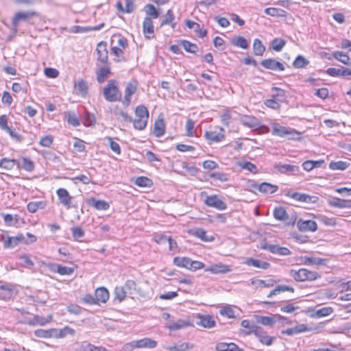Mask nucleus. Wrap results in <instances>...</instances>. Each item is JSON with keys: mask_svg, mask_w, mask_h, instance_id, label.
Here are the masks:
<instances>
[{"mask_svg": "<svg viewBox=\"0 0 351 351\" xmlns=\"http://www.w3.org/2000/svg\"><path fill=\"white\" fill-rule=\"evenodd\" d=\"M103 96L108 102L121 101L122 93L119 90L117 82L115 80H110L103 88Z\"/></svg>", "mask_w": 351, "mask_h": 351, "instance_id": "nucleus-1", "label": "nucleus"}, {"mask_svg": "<svg viewBox=\"0 0 351 351\" xmlns=\"http://www.w3.org/2000/svg\"><path fill=\"white\" fill-rule=\"evenodd\" d=\"M290 275L298 282L313 281L321 277L317 271H310L305 268H301L298 271L291 269Z\"/></svg>", "mask_w": 351, "mask_h": 351, "instance_id": "nucleus-2", "label": "nucleus"}, {"mask_svg": "<svg viewBox=\"0 0 351 351\" xmlns=\"http://www.w3.org/2000/svg\"><path fill=\"white\" fill-rule=\"evenodd\" d=\"M271 134L281 138L287 137L288 139L291 140L298 139L300 135L295 129L281 126L278 123H274L272 125Z\"/></svg>", "mask_w": 351, "mask_h": 351, "instance_id": "nucleus-3", "label": "nucleus"}, {"mask_svg": "<svg viewBox=\"0 0 351 351\" xmlns=\"http://www.w3.org/2000/svg\"><path fill=\"white\" fill-rule=\"evenodd\" d=\"M190 319L188 317L177 319L174 317L170 322H166L165 327L171 331L179 330L192 326Z\"/></svg>", "mask_w": 351, "mask_h": 351, "instance_id": "nucleus-4", "label": "nucleus"}, {"mask_svg": "<svg viewBox=\"0 0 351 351\" xmlns=\"http://www.w3.org/2000/svg\"><path fill=\"white\" fill-rule=\"evenodd\" d=\"M157 346V342L149 338H143L137 341H133L126 344V347H130L131 350L134 348H154Z\"/></svg>", "mask_w": 351, "mask_h": 351, "instance_id": "nucleus-5", "label": "nucleus"}, {"mask_svg": "<svg viewBox=\"0 0 351 351\" xmlns=\"http://www.w3.org/2000/svg\"><path fill=\"white\" fill-rule=\"evenodd\" d=\"M287 196L300 202L307 203V204H314L316 203L319 197L315 195H310L306 193H301L298 192H288Z\"/></svg>", "mask_w": 351, "mask_h": 351, "instance_id": "nucleus-6", "label": "nucleus"}, {"mask_svg": "<svg viewBox=\"0 0 351 351\" xmlns=\"http://www.w3.org/2000/svg\"><path fill=\"white\" fill-rule=\"evenodd\" d=\"M204 204L207 206L215 208L219 210H224L227 208L226 204L217 195L208 196L204 200Z\"/></svg>", "mask_w": 351, "mask_h": 351, "instance_id": "nucleus-7", "label": "nucleus"}, {"mask_svg": "<svg viewBox=\"0 0 351 351\" xmlns=\"http://www.w3.org/2000/svg\"><path fill=\"white\" fill-rule=\"evenodd\" d=\"M195 317L197 319L196 324L199 326H202L205 328H212L216 325V322L214 317L210 315L197 313Z\"/></svg>", "mask_w": 351, "mask_h": 351, "instance_id": "nucleus-8", "label": "nucleus"}, {"mask_svg": "<svg viewBox=\"0 0 351 351\" xmlns=\"http://www.w3.org/2000/svg\"><path fill=\"white\" fill-rule=\"evenodd\" d=\"M96 51L97 54V61L100 62L101 64H108V51L107 49V43L105 41L99 42L97 45Z\"/></svg>", "mask_w": 351, "mask_h": 351, "instance_id": "nucleus-9", "label": "nucleus"}, {"mask_svg": "<svg viewBox=\"0 0 351 351\" xmlns=\"http://www.w3.org/2000/svg\"><path fill=\"white\" fill-rule=\"evenodd\" d=\"M249 186L254 189H258L261 193L273 194L278 191V186L271 184L268 182H263L257 184L253 181L249 182Z\"/></svg>", "mask_w": 351, "mask_h": 351, "instance_id": "nucleus-10", "label": "nucleus"}, {"mask_svg": "<svg viewBox=\"0 0 351 351\" xmlns=\"http://www.w3.org/2000/svg\"><path fill=\"white\" fill-rule=\"evenodd\" d=\"M260 64L266 69L274 71H283L285 69V66L279 61L274 58H267L263 60Z\"/></svg>", "mask_w": 351, "mask_h": 351, "instance_id": "nucleus-11", "label": "nucleus"}, {"mask_svg": "<svg viewBox=\"0 0 351 351\" xmlns=\"http://www.w3.org/2000/svg\"><path fill=\"white\" fill-rule=\"evenodd\" d=\"M275 169L280 173L289 176L295 175L300 171L299 166L289 164H276Z\"/></svg>", "mask_w": 351, "mask_h": 351, "instance_id": "nucleus-12", "label": "nucleus"}, {"mask_svg": "<svg viewBox=\"0 0 351 351\" xmlns=\"http://www.w3.org/2000/svg\"><path fill=\"white\" fill-rule=\"evenodd\" d=\"M48 268L51 271L58 273L61 276L71 275L75 271V267H69L56 263L49 264Z\"/></svg>", "mask_w": 351, "mask_h": 351, "instance_id": "nucleus-13", "label": "nucleus"}, {"mask_svg": "<svg viewBox=\"0 0 351 351\" xmlns=\"http://www.w3.org/2000/svg\"><path fill=\"white\" fill-rule=\"evenodd\" d=\"M56 193L60 204L66 206V208H70L71 206L73 197L70 195L68 191L66 189L60 188L57 190Z\"/></svg>", "mask_w": 351, "mask_h": 351, "instance_id": "nucleus-14", "label": "nucleus"}, {"mask_svg": "<svg viewBox=\"0 0 351 351\" xmlns=\"http://www.w3.org/2000/svg\"><path fill=\"white\" fill-rule=\"evenodd\" d=\"M21 243L28 244V241L23 234H19L16 237H8L4 242V247L6 248H14Z\"/></svg>", "mask_w": 351, "mask_h": 351, "instance_id": "nucleus-15", "label": "nucleus"}, {"mask_svg": "<svg viewBox=\"0 0 351 351\" xmlns=\"http://www.w3.org/2000/svg\"><path fill=\"white\" fill-rule=\"evenodd\" d=\"M263 248L269 251V252L278 254L280 256H287L291 254V251L289 248L285 247H281L278 245L274 244H265Z\"/></svg>", "mask_w": 351, "mask_h": 351, "instance_id": "nucleus-16", "label": "nucleus"}, {"mask_svg": "<svg viewBox=\"0 0 351 351\" xmlns=\"http://www.w3.org/2000/svg\"><path fill=\"white\" fill-rule=\"evenodd\" d=\"M137 90V85L134 82H128L125 89V95L123 100L122 101L123 104L128 107L131 104V96L134 95Z\"/></svg>", "mask_w": 351, "mask_h": 351, "instance_id": "nucleus-17", "label": "nucleus"}, {"mask_svg": "<svg viewBox=\"0 0 351 351\" xmlns=\"http://www.w3.org/2000/svg\"><path fill=\"white\" fill-rule=\"evenodd\" d=\"M297 227L300 231L315 232L317 229V225L313 220L299 219L297 222Z\"/></svg>", "mask_w": 351, "mask_h": 351, "instance_id": "nucleus-18", "label": "nucleus"}, {"mask_svg": "<svg viewBox=\"0 0 351 351\" xmlns=\"http://www.w3.org/2000/svg\"><path fill=\"white\" fill-rule=\"evenodd\" d=\"M35 14L34 12H19L16 13L12 20V23L14 27V31L16 32L18 25L20 21H27L29 18Z\"/></svg>", "mask_w": 351, "mask_h": 351, "instance_id": "nucleus-19", "label": "nucleus"}, {"mask_svg": "<svg viewBox=\"0 0 351 351\" xmlns=\"http://www.w3.org/2000/svg\"><path fill=\"white\" fill-rule=\"evenodd\" d=\"M328 204L334 208H349L351 207V200L342 199L338 197H332L328 199Z\"/></svg>", "mask_w": 351, "mask_h": 351, "instance_id": "nucleus-20", "label": "nucleus"}, {"mask_svg": "<svg viewBox=\"0 0 351 351\" xmlns=\"http://www.w3.org/2000/svg\"><path fill=\"white\" fill-rule=\"evenodd\" d=\"M95 73L97 82L99 84L104 83L111 73L108 64L97 69Z\"/></svg>", "mask_w": 351, "mask_h": 351, "instance_id": "nucleus-21", "label": "nucleus"}, {"mask_svg": "<svg viewBox=\"0 0 351 351\" xmlns=\"http://www.w3.org/2000/svg\"><path fill=\"white\" fill-rule=\"evenodd\" d=\"M231 270L230 266L222 263L212 265L205 269L206 271H209L214 274H226L230 272Z\"/></svg>", "mask_w": 351, "mask_h": 351, "instance_id": "nucleus-22", "label": "nucleus"}, {"mask_svg": "<svg viewBox=\"0 0 351 351\" xmlns=\"http://www.w3.org/2000/svg\"><path fill=\"white\" fill-rule=\"evenodd\" d=\"M204 137L209 144L213 143H219L225 138V134L223 132L216 131H206L204 133Z\"/></svg>", "mask_w": 351, "mask_h": 351, "instance_id": "nucleus-23", "label": "nucleus"}, {"mask_svg": "<svg viewBox=\"0 0 351 351\" xmlns=\"http://www.w3.org/2000/svg\"><path fill=\"white\" fill-rule=\"evenodd\" d=\"M255 336L259 339L261 343L266 346H271L276 339L274 337L267 335V332H265L261 327H260L258 330H256Z\"/></svg>", "mask_w": 351, "mask_h": 351, "instance_id": "nucleus-24", "label": "nucleus"}, {"mask_svg": "<svg viewBox=\"0 0 351 351\" xmlns=\"http://www.w3.org/2000/svg\"><path fill=\"white\" fill-rule=\"evenodd\" d=\"M87 204L98 210H106L110 208V205L105 200L96 199L95 198L88 199Z\"/></svg>", "mask_w": 351, "mask_h": 351, "instance_id": "nucleus-25", "label": "nucleus"}, {"mask_svg": "<svg viewBox=\"0 0 351 351\" xmlns=\"http://www.w3.org/2000/svg\"><path fill=\"white\" fill-rule=\"evenodd\" d=\"M275 283L276 280L272 278H269L265 280L256 278H252L250 280V285L254 286L256 289L263 287H271L275 285Z\"/></svg>", "mask_w": 351, "mask_h": 351, "instance_id": "nucleus-26", "label": "nucleus"}, {"mask_svg": "<svg viewBox=\"0 0 351 351\" xmlns=\"http://www.w3.org/2000/svg\"><path fill=\"white\" fill-rule=\"evenodd\" d=\"M244 263L248 266H252L262 269H267L270 266L269 263L254 258H247Z\"/></svg>", "mask_w": 351, "mask_h": 351, "instance_id": "nucleus-27", "label": "nucleus"}, {"mask_svg": "<svg viewBox=\"0 0 351 351\" xmlns=\"http://www.w3.org/2000/svg\"><path fill=\"white\" fill-rule=\"evenodd\" d=\"M143 31L145 36L148 38L154 37V25L152 18L145 17L143 23Z\"/></svg>", "mask_w": 351, "mask_h": 351, "instance_id": "nucleus-28", "label": "nucleus"}, {"mask_svg": "<svg viewBox=\"0 0 351 351\" xmlns=\"http://www.w3.org/2000/svg\"><path fill=\"white\" fill-rule=\"evenodd\" d=\"M191 234L204 242H210L215 239L213 236L208 235L206 232L202 228L193 229L191 230Z\"/></svg>", "mask_w": 351, "mask_h": 351, "instance_id": "nucleus-29", "label": "nucleus"}, {"mask_svg": "<svg viewBox=\"0 0 351 351\" xmlns=\"http://www.w3.org/2000/svg\"><path fill=\"white\" fill-rule=\"evenodd\" d=\"M326 73L332 77H337V76H348L351 75V70L341 67L340 69H336V68H328L327 69Z\"/></svg>", "mask_w": 351, "mask_h": 351, "instance_id": "nucleus-30", "label": "nucleus"}, {"mask_svg": "<svg viewBox=\"0 0 351 351\" xmlns=\"http://www.w3.org/2000/svg\"><path fill=\"white\" fill-rule=\"evenodd\" d=\"M95 295L98 304L99 302L106 303L109 299V292L108 289L104 287L97 288L95 290Z\"/></svg>", "mask_w": 351, "mask_h": 351, "instance_id": "nucleus-31", "label": "nucleus"}, {"mask_svg": "<svg viewBox=\"0 0 351 351\" xmlns=\"http://www.w3.org/2000/svg\"><path fill=\"white\" fill-rule=\"evenodd\" d=\"M74 87L77 94L85 97L88 94V86L87 82L83 80H78L74 84Z\"/></svg>", "mask_w": 351, "mask_h": 351, "instance_id": "nucleus-32", "label": "nucleus"}, {"mask_svg": "<svg viewBox=\"0 0 351 351\" xmlns=\"http://www.w3.org/2000/svg\"><path fill=\"white\" fill-rule=\"evenodd\" d=\"M52 320V316L49 315L47 317H44L40 315H35L32 319H29L27 323L29 326H44L49 323Z\"/></svg>", "mask_w": 351, "mask_h": 351, "instance_id": "nucleus-33", "label": "nucleus"}, {"mask_svg": "<svg viewBox=\"0 0 351 351\" xmlns=\"http://www.w3.org/2000/svg\"><path fill=\"white\" fill-rule=\"evenodd\" d=\"M165 132V124L162 119H158L155 121L153 133L156 137L162 136Z\"/></svg>", "mask_w": 351, "mask_h": 351, "instance_id": "nucleus-34", "label": "nucleus"}, {"mask_svg": "<svg viewBox=\"0 0 351 351\" xmlns=\"http://www.w3.org/2000/svg\"><path fill=\"white\" fill-rule=\"evenodd\" d=\"M194 346L189 343H179L165 347V350L168 351H186L193 348Z\"/></svg>", "mask_w": 351, "mask_h": 351, "instance_id": "nucleus-35", "label": "nucleus"}, {"mask_svg": "<svg viewBox=\"0 0 351 351\" xmlns=\"http://www.w3.org/2000/svg\"><path fill=\"white\" fill-rule=\"evenodd\" d=\"M241 326L244 328L247 329L245 332L246 335L254 334L256 332V330H258L260 326L256 325L254 322H250L248 319H244L241 322Z\"/></svg>", "mask_w": 351, "mask_h": 351, "instance_id": "nucleus-36", "label": "nucleus"}, {"mask_svg": "<svg viewBox=\"0 0 351 351\" xmlns=\"http://www.w3.org/2000/svg\"><path fill=\"white\" fill-rule=\"evenodd\" d=\"M232 45L237 47H240L243 49H246L249 47L248 42L246 38L241 36H236L231 40Z\"/></svg>", "mask_w": 351, "mask_h": 351, "instance_id": "nucleus-37", "label": "nucleus"}, {"mask_svg": "<svg viewBox=\"0 0 351 351\" xmlns=\"http://www.w3.org/2000/svg\"><path fill=\"white\" fill-rule=\"evenodd\" d=\"M333 57L341 63L351 66V60L348 54L344 53L342 51H335L332 53Z\"/></svg>", "mask_w": 351, "mask_h": 351, "instance_id": "nucleus-38", "label": "nucleus"}, {"mask_svg": "<svg viewBox=\"0 0 351 351\" xmlns=\"http://www.w3.org/2000/svg\"><path fill=\"white\" fill-rule=\"evenodd\" d=\"M265 51V47L258 38H255L253 43V53L255 56H262Z\"/></svg>", "mask_w": 351, "mask_h": 351, "instance_id": "nucleus-39", "label": "nucleus"}, {"mask_svg": "<svg viewBox=\"0 0 351 351\" xmlns=\"http://www.w3.org/2000/svg\"><path fill=\"white\" fill-rule=\"evenodd\" d=\"M255 319L257 323L264 326H271L276 322L274 317L256 315Z\"/></svg>", "mask_w": 351, "mask_h": 351, "instance_id": "nucleus-40", "label": "nucleus"}, {"mask_svg": "<svg viewBox=\"0 0 351 351\" xmlns=\"http://www.w3.org/2000/svg\"><path fill=\"white\" fill-rule=\"evenodd\" d=\"M191 259L188 257H175L173 264L179 267H184L189 269Z\"/></svg>", "mask_w": 351, "mask_h": 351, "instance_id": "nucleus-41", "label": "nucleus"}, {"mask_svg": "<svg viewBox=\"0 0 351 351\" xmlns=\"http://www.w3.org/2000/svg\"><path fill=\"white\" fill-rule=\"evenodd\" d=\"M46 206V203L43 201L30 202L27 205V210L31 213H36L39 208L43 209Z\"/></svg>", "mask_w": 351, "mask_h": 351, "instance_id": "nucleus-42", "label": "nucleus"}, {"mask_svg": "<svg viewBox=\"0 0 351 351\" xmlns=\"http://www.w3.org/2000/svg\"><path fill=\"white\" fill-rule=\"evenodd\" d=\"M175 16L171 10H168L165 14V19L161 22V26L165 25H170L173 29L176 27V23H174Z\"/></svg>", "mask_w": 351, "mask_h": 351, "instance_id": "nucleus-43", "label": "nucleus"}, {"mask_svg": "<svg viewBox=\"0 0 351 351\" xmlns=\"http://www.w3.org/2000/svg\"><path fill=\"white\" fill-rule=\"evenodd\" d=\"M17 164V161L14 159H9L3 158L0 160V167L5 170H11Z\"/></svg>", "mask_w": 351, "mask_h": 351, "instance_id": "nucleus-44", "label": "nucleus"}, {"mask_svg": "<svg viewBox=\"0 0 351 351\" xmlns=\"http://www.w3.org/2000/svg\"><path fill=\"white\" fill-rule=\"evenodd\" d=\"M309 64V61L303 56L299 55L293 62V66L295 69H302Z\"/></svg>", "mask_w": 351, "mask_h": 351, "instance_id": "nucleus-45", "label": "nucleus"}, {"mask_svg": "<svg viewBox=\"0 0 351 351\" xmlns=\"http://www.w3.org/2000/svg\"><path fill=\"white\" fill-rule=\"evenodd\" d=\"M284 291L293 292L294 289L292 287H289L287 285H278L274 289H273L272 291H270V293H269L267 297L271 298L273 295H276L280 293V292H284Z\"/></svg>", "mask_w": 351, "mask_h": 351, "instance_id": "nucleus-46", "label": "nucleus"}, {"mask_svg": "<svg viewBox=\"0 0 351 351\" xmlns=\"http://www.w3.org/2000/svg\"><path fill=\"white\" fill-rule=\"evenodd\" d=\"M273 215L274 217L279 221H284L287 218V213L285 209L282 206L276 208L274 210Z\"/></svg>", "mask_w": 351, "mask_h": 351, "instance_id": "nucleus-47", "label": "nucleus"}, {"mask_svg": "<svg viewBox=\"0 0 351 351\" xmlns=\"http://www.w3.org/2000/svg\"><path fill=\"white\" fill-rule=\"evenodd\" d=\"M285 44L286 41L284 39L275 38L271 43V47L273 50L278 52L282 51Z\"/></svg>", "mask_w": 351, "mask_h": 351, "instance_id": "nucleus-48", "label": "nucleus"}, {"mask_svg": "<svg viewBox=\"0 0 351 351\" xmlns=\"http://www.w3.org/2000/svg\"><path fill=\"white\" fill-rule=\"evenodd\" d=\"M135 114L138 119H143L148 120L149 112L147 108L144 106H138L135 110Z\"/></svg>", "mask_w": 351, "mask_h": 351, "instance_id": "nucleus-49", "label": "nucleus"}, {"mask_svg": "<svg viewBox=\"0 0 351 351\" xmlns=\"http://www.w3.org/2000/svg\"><path fill=\"white\" fill-rule=\"evenodd\" d=\"M241 122L243 125L248 126L251 128L258 126V120L254 117L245 116L241 119Z\"/></svg>", "mask_w": 351, "mask_h": 351, "instance_id": "nucleus-50", "label": "nucleus"}, {"mask_svg": "<svg viewBox=\"0 0 351 351\" xmlns=\"http://www.w3.org/2000/svg\"><path fill=\"white\" fill-rule=\"evenodd\" d=\"M325 259L316 257H304V264L308 265H323L325 264Z\"/></svg>", "mask_w": 351, "mask_h": 351, "instance_id": "nucleus-51", "label": "nucleus"}, {"mask_svg": "<svg viewBox=\"0 0 351 351\" xmlns=\"http://www.w3.org/2000/svg\"><path fill=\"white\" fill-rule=\"evenodd\" d=\"M348 166L349 164L347 162L341 160L337 162L332 161L329 164V168L332 170H345L348 167Z\"/></svg>", "mask_w": 351, "mask_h": 351, "instance_id": "nucleus-52", "label": "nucleus"}, {"mask_svg": "<svg viewBox=\"0 0 351 351\" xmlns=\"http://www.w3.org/2000/svg\"><path fill=\"white\" fill-rule=\"evenodd\" d=\"M181 45L183 47L186 51L191 53H195L198 49V47L195 44L186 40L181 41Z\"/></svg>", "mask_w": 351, "mask_h": 351, "instance_id": "nucleus-53", "label": "nucleus"}, {"mask_svg": "<svg viewBox=\"0 0 351 351\" xmlns=\"http://www.w3.org/2000/svg\"><path fill=\"white\" fill-rule=\"evenodd\" d=\"M144 10L146 12V14L151 16L152 19H157L159 16V13L155 6L152 4H147Z\"/></svg>", "mask_w": 351, "mask_h": 351, "instance_id": "nucleus-54", "label": "nucleus"}, {"mask_svg": "<svg viewBox=\"0 0 351 351\" xmlns=\"http://www.w3.org/2000/svg\"><path fill=\"white\" fill-rule=\"evenodd\" d=\"M105 141H106L109 146L112 152H114L116 154L120 155L121 153L120 145L118 143L113 141L112 138L110 136H107L105 138Z\"/></svg>", "mask_w": 351, "mask_h": 351, "instance_id": "nucleus-55", "label": "nucleus"}, {"mask_svg": "<svg viewBox=\"0 0 351 351\" xmlns=\"http://www.w3.org/2000/svg\"><path fill=\"white\" fill-rule=\"evenodd\" d=\"M124 290L126 291L128 294L132 295L133 294L136 289V285L134 280H128L123 286H122Z\"/></svg>", "mask_w": 351, "mask_h": 351, "instance_id": "nucleus-56", "label": "nucleus"}, {"mask_svg": "<svg viewBox=\"0 0 351 351\" xmlns=\"http://www.w3.org/2000/svg\"><path fill=\"white\" fill-rule=\"evenodd\" d=\"M134 183L140 187H147L151 186L152 182L147 177L140 176L136 178Z\"/></svg>", "mask_w": 351, "mask_h": 351, "instance_id": "nucleus-57", "label": "nucleus"}, {"mask_svg": "<svg viewBox=\"0 0 351 351\" xmlns=\"http://www.w3.org/2000/svg\"><path fill=\"white\" fill-rule=\"evenodd\" d=\"M66 117H67V122L70 125H71L74 127H77V126L80 125V120L74 112L69 111L66 113Z\"/></svg>", "mask_w": 351, "mask_h": 351, "instance_id": "nucleus-58", "label": "nucleus"}, {"mask_svg": "<svg viewBox=\"0 0 351 351\" xmlns=\"http://www.w3.org/2000/svg\"><path fill=\"white\" fill-rule=\"evenodd\" d=\"M111 53L118 58L116 60L117 61L121 62L126 60L125 58L124 57L123 49L117 46L112 47Z\"/></svg>", "mask_w": 351, "mask_h": 351, "instance_id": "nucleus-59", "label": "nucleus"}, {"mask_svg": "<svg viewBox=\"0 0 351 351\" xmlns=\"http://www.w3.org/2000/svg\"><path fill=\"white\" fill-rule=\"evenodd\" d=\"M21 167L29 172H31L34 169V163L32 160L27 158H23Z\"/></svg>", "mask_w": 351, "mask_h": 351, "instance_id": "nucleus-60", "label": "nucleus"}, {"mask_svg": "<svg viewBox=\"0 0 351 351\" xmlns=\"http://www.w3.org/2000/svg\"><path fill=\"white\" fill-rule=\"evenodd\" d=\"M239 166L243 169H245L250 172H252L254 173H256L258 172L256 166L250 162L245 161V162H240Z\"/></svg>", "mask_w": 351, "mask_h": 351, "instance_id": "nucleus-61", "label": "nucleus"}, {"mask_svg": "<svg viewBox=\"0 0 351 351\" xmlns=\"http://www.w3.org/2000/svg\"><path fill=\"white\" fill-rule=\"evenodd\" d=\"M333 312V308L330 306L323 307L317 309L315 312L317 317H322L330 315Z\"/></svg>", "mask_w": 351, "mask_h": 351, "instance_id": "nucleus-62", "label": "nucleus"}, {"mask_svg": "<svg viewBox=\"0 0 351 351\" xmlns=\"http://www.w3.org/2000/svg\"><path fill=\"white\" fill-rule=\"evenodd\" d=\"M127 294L128 293L122 286L117 287L114 289L115 298L119 302L123 301L125 298Z\"/></svg>", "mask_w": 351, "mask_h": 351, "instance_id": "nucleus-63", "label": "nucleus"}, {"mask_svg": "<svg viewBox=\"0 0 351 351\" xmlns=\"http://www.w3.org/2000/svg\"><path fill=\"white\" fill-rule=\"evenodd\" d=\"M96 122V119L94 114L86 112L84 117V125L85 126L94 125Z\"/></svg>", "mask_w": 351, "mask_h": 351, "instance_id": "nucleus-64", "label": "nucleus"}]
</instances>
